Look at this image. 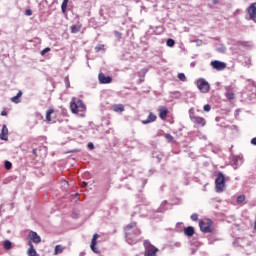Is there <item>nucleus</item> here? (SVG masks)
<instances>
[{
    "mask_svg": "<svg viewBox=\"0 0 256 256\" xmlns=\"http://www.w3.org/2000/svg\"><path fill=\"white\" fill-rule=\"evenodd\" d=\"M139 235H141V230L137 228V222H131L126 226L125 237L128 245L139 243Z\"/></svg>",
    "mask_w": 256,
    "mask_h": 256,
    "instance_id": "1",
    "label": "nucleus"
},
{
    "mask_svg": "<svg viewBox=\"0 0 256 256\" xmlns=\"http://www.w3.org/2000/svg\"><path fill=\"white\" fill-rule=\"evenodd\" d=\"M200 231L202 233H213V220L205 218L199 221Z\"/></svg>",
    "mask_w": 256,
    "mask_h": 256,
    "instance_id": "2",
    "label": "nucleus"
},
{
    "mask_svg": "<svg viewBox=\"0 0 256 256\" xmlns=\"http://www.w3.org/2000/svg\"><path fill=\"white\" fill-rule=\"evenodd\" d=\"M70 109L72 113H79V111L83 112L87 108L85 107L83 100L74 98L70 103Z\"/></svg>",
    "mask_w": 256,
    "mask_h": 256,
    "instance_id": "3",
    "label": "nucleus"
},
{
    "mask_svg": "<svg viewBox=\"0 0 256 256\" xmlns=\"http://www.w3.org/2000/svg\"><path fill=\"white\" fill-rule=\"evenodd\" d=\"M215 189L217 193H223L225 191V175L221 172L218 173L215 179Z\"/></svg>",
    "mask_w": 256,
    "mask_h": 256,
    "instance_id": "4",
    "label": "nucleus"
},
{
    "mask_svg": "<svg viewBox=\"0 0 256 256\" xmlns=\"http://www.w3.org/2000/svg\"><path fill=\"white\" fill-rule=\"evenodd\" d=\"M144 248V256H157V251H159V249L151 244L149 240H144Z\"/></svg>",
    "mask_w": 256,
    "mask_h": 256,
    "instance_id": "5",
    "label": "nucleus"
},
{
    "mask_svg": "<svg viewBox=\"0 0 256 256\" xmlns=\"http://www.w3.org/2000/svg\"><path fill=\"white\" fill-rule=\"evenodd\" d=\"M196 85L201 93H209V89H211L209 82L203 78L198 79Z\"/></svg>",
    "mask_w": 256,
    "mask_h": 256,
    "instance_id": "6",
    "label": "nucleus"
},
{
    "mask_svg": "<svg viewBox=\"0 0 256 256\" xmlns=\"http://www.w3.org/2000/svg\"><path fill=\"white\" fill-rule=\"evenodd\" d=\"M211 67L216 71H225L227 69V64L225 62H221L219 60H214L210 63Z\"/></svg>",
    "mask_w": 256,
    "mask_h": 256,
    "instance_id": "7",
    "label": "nucleus"
},
{
    "mask_svg": "<svg viewBox=\"0 0 256 256\" xmlns=\"http://www.w3.org/2000/svg\"><path fill=\"white\" fill-rule=\"evenodd\" d=\"M99 237H101L99 234H94L90 244L91 251L97 255L101 253V251L97 248V239H99Z\"/></svg>",
    "mask_w": 256,
    "mask_h": 256,
    "instance_id": "8",
    "label": "nucleus"
},
{
    "mask_svg": "<svg viewBox=\"0 0 256 256\" xmlns=\"http://www.w3.org/2000/svg\"><path fill=\"white\" fill-rule=\"evenodd\" d=\"M98 79H99V82L102 84V85H109V83H112L113 82V78L111 76H105L103 74V72H101L99 75H98Z\"/></svg>",
    "mask_w": 256,
    "mask_h": 256,
    "instance_id": "9",
    "label": "nucleus"
},
{
    "mask_svg": "<svg viewBox=\"0 0 256 256\" xmlns=\"http://www.w3.org/2000/svg\"><path fill=\"white\" fill-rule=\"evenodd\" d=\"M28 239H30L29 241H31V243H41V236H39V234L33 230L29 232Z\"/></svg>",
    "mask_w": 256,
    "mask_h": 256,
    "instance_id": "10",
    "label": "nucleus"
},
{
    "mask_svg": "<svg viewBox=\"0 0 256 256\" xmlns=\"http://www.w3.org/2000/svg\"><path fill=\"white\" fill-rule=\"evenodd\" d=\"M0 139L1 141H9V129L5 124L2 126V130L0 132Z\"/></svg>",
    "mask_w": 256,
    "mask_h": 256,
    "instance_id": "11",
    "label": "nucleus"
},
{
    "mask_svg": "<svg viewBox=\"0 0 256 256\" xmlns=\"http://www.w3.org/2000/svg\"><path fill=\"white\" fill-rule=\"evenodd\" d=\"M248 15L252 21H256V2L252 3L248 8Z\"/></svg>",
    "mask_w": 256,
    "mask_h": 256,
    "instance_id": "12",
    "label": "nucleus"
},
{
    "mask_svg": "<svg viewBox=\"0 0 256 256\" xmlns=\"http://www.w3.org/2000/svg\"><path fill=\"white\" fill-rule=\"evenodd\" d=\"M154 121H157V115L153 114V112H150L147 119L143 120V125H148V123H153Z\"/></svg>",
    "mask_w": 256,
    "mask_h": 256,
    "instance_id": "13",
    "label": "nucleus"
},
{
    "mask_svg": "<svg viewBox=\"0 0 256 256\" xmlns=\"http://www.w3.org/2000/svg\"><path fill=\"white\" fill-rule=\"evenodd\" d=\"M169 114V109L167 107L162 106L159 108V117L160 119H167V115Z\"/></svg>",
    "mask_w": 256,
    "mask_h": 256,
    "instance_id": "14",
    "label": "nucleus"
},
{
    "mask_svg": "<svg viewBox=\"0 0 256 256\" xmlns=\"http://www.w3.org/2000/svg\"><path fill=\"white\" fill-rule=\"evenodd\" d=\"M29 249L27 251L28 256H37V250H35V247L33 246V242L28 241Z\"/></svg>",
    "mask_w": 256,
    "mask_h": 256,
    "instance_id": "15",
    "label": "nucleus"
},
{
    "mask_svg": "<svg viewBox=\"0 0 256 256\" xmlns=\"http://www.w3.org/2000/svg\"><path fill=\"white\" fill-rule=\"evenodd\" d=\"M194 123H195V125H198V127H205L207 122L205 121V118H203V117H195Z\"/></svg>",
    "mask_w": 256,
    "mask_h": 256,
    "instance_id": "16",
    "label": "nucleus"
},
{
    "mask_svg": "<svg viewBox=\"0 0 256 256\" xmlns=\"http://www.w3.org/2000/svg\"><path fill=\"white\" fill-rule=\"evenodd\" d=\"M112 109L115 113H123V111H125V106H123V104H114L112 105Z\"/></svg>",
    "mask_w": 256,
    "mask_h": 256,
    "instance_id": "17",
    "label": "nucleus"
},
{
    "mask_svg": "<svg viewBox=\"0 0 256 256\" xmlns=\"http://www.w3.org/2000/svg\"><path fill=\"white\" fill-rule=\"evenodd\" d=\"M22 95H23V92L18 91L17 95H16V96H13V97L11 98L12 103H21V97H22Z\"/></svg>",
    "mask_w": 256,
    "mask_h": 256,
    "instance_id": "18",
    "label": "nucleus"
},
{
    "mask_svg": "<svg viewBox=\"0 0 256 256\" xmlns=\"http://www.w3.org/2000/svg\"><path fill=\"white\" fill-rule=\"evenodd\" d=\"M81 23L70 26L71 33H79L81 31Z\"/></svg>",
    "mask_w": 256,
    "mask_h": 256,
    "instance_id": "19",
    "label": "nucleus"
},
{
    "mask_svg": "<svg viewBox=\"0 0 256 256\" xmlns=\"http://www.w3.org/2000/svg\"><path fill=\"white\" fill-rule=\"evenodd\" d=\"M3 247L6 251H11V249L13 248V243L10 240H5L3 242Z\"/></svg>",
    "mask_w": 256,
    "mask_h": 256,
    "instance_id": "20",
    "label": "nucleus"
},
{
    "mask_svg": "<svg viewBox=\"0 0 256 256\" xmlns=\"http://www.w3.org/2000/svg\"><path fill=\"white\" fill-rule=\"evenodd\" d=\"M175 230L177 231V233H183V231H185V225L183 224V222H178L176 224Z\"/></svg>",
    "mask_w": 256,
    "mask_h": 256,
    "instance_id": "21",
    "label": "nucleus"
},
{
    "mask_svg": "<svg viewBox=\"0 0 256 256\" xmlns=\"http://www.w3.org/2000/svg\"><path fill=\"white\" fill-rule=\"evenodd\" d=\"M184 234L187 237H193V226H188V227L184 228Z\"/></svg>",
    "mask_w": 256,
    "mask_h": 256,
    "instance_id": "22",
    "label": "nucleus"
},
{
    "mask_svg": "<svg viewBox=\"0 0 256 256\" xmlns=\"http://www.w3.org/2000/svg\"><path fill=\"white\" fill-rule=\"evenodd\" d=\"M152 156H153L154 159H157V163H161V160L163 159V154L154 151L152 153Z\"/></svg>",
    "mask_w": 256,
    "mask_h": 256,
    "instance_id": "23",
    "label": "nucleus"
},
{
    "mask_svg": "<svg viewBox=\"0 0 256 256\" xmlns=\"http://www.w3.org/2000/svg\"><path fill=\"white\" fill-rule=\"evenodd\" d=\"M67 5H69V0H63L61 4L62 13H67Z\"/></svg>",
    "mask_w": 256,
    "mask_h": 256,
    "instance_id": "24",
    "label": "nucleus"
},
{
    "mask_svg": "<svg viewBox=\"0 0 256 256\" xmlns=\"http://www.w3.org/2000/svg\"><path fill=\"white\" fill-rule=\"evenodd\" d=\"M53 113H55V110L53 109H49L46 112V121L51 122V115H53Z\"/></svg>",
    "mask_w": 256,
    "mask_h": 256,
    "instance_id": "25",
    "label": "nucleus"
},
{
    "mask_svg": "<svg viewBox=\"0 0 256 256\" xmlns=\"http://www.w3.org/2000/svg\"><path fill=\"white\" fill-rule=\"evenodd\" d=\"M4 167L7 171H10V169L13 168V163H11V161L5 160Z\"/></svg>",
    "mask_w": 256,
    "mask_h": 256,
    "instance_id": "26",
    "label": "nucleus"
},
{
    "mask_svg": "<svg viewBox=\"0 0 256 256\" xmlns=\"http://www.w3.org/2000/svg\"><path fill=\"white\" fill-rule=\"evenodd\" d=\"M167 205H169V203H167V201H164L159 208V212L163 213V211H167Z\"/></svg>",
    "mask_w": 256,
    "mask_h": 256,
    "instance_id": "27",
    "label": "nucleus"
},
{
    "mask_svg": "<svg viewBox=\"0 0 256 256\" xmlns=\"http://www.w3.org/2000/svg\"><path fill=\"white\" fill-rule=\"evenodd\" d=\"M167 47H175V40L173 38H168L166 41Z\"/></svg>",
    "mask_w": 256,
    "mask_h": 256,
    "instance_id": "28",
    "label": "nucleus"
},
{
    "mask_svg": "<svg viewBox=\"0 0 256 256\" xmlns=\"http://www.w3.org/2000/svg\"><path fill=\"white\" fill-rule=\"evenodd\" d=\"M165 139L167 143H173V141L175 140V138L171 134H165Z\"/></svg>",
    "mask_w": 256,
    "mask_h": 256,
    "instance_id": "29",
    "label": "nucleus"
},
{
    "mask_svg": "<svg viewBox=\"0 0 256 256\" xmlns=\"http://www.w3.org/2000/svg\"><path fill=\"white\" fill-rule=\"evenodd\" d=\"M99 51H105V45H103V44H98V45L95 47V52H96V53H99Z\"/></svg>",
    "mask_w": 256,
    "mask_h": 256,
    "instance_id": "30",
    "label": "nucleus"
},
{
    "mask_svg": "<svg viewBox=\"0 0 256 256\" xmlns=\"http://www.w3.org/2000/svg\"><path fill=\"white\" fill-rule=\"evenodd\" d=\"M225 97H226L229 101H231V100L235 99V94H234L233 92H226Z\"/></svg>",
    "mask_w": 256,
    "mask_h": 256,
    "instance_id": "31",
    "label": "nucleus"
},
{
    "mask_svg": "<svg viewBox=\"0 0 256 256\" xmlns=\"http://www.w3.org/2000/svg\"><path fill=\"white\" fill-rule=\"evenodd\" d=\"M59 253H63V246L61 245H56L55 246V254L59 255Z\"/></svg>",
    "mask_w": 256,
    "mask_h": 256,
    "instance_id": "32",
    "label": "nucleus"
},
{
    "mask_svg": "<svg viewBox=\"0 0 256 256\" xmlns=\"http://www.w3.org/2000/svg\"><path fill=\"white\" fill-rule=\"evenodd\" d=\"M49 51H51L50 47H46L44 48L41 52L40 55H42V57H45V55H47V53H49Z\"/></svg>",
    "mask_w": 256,
    "mask_h": 256,
    "instance_id": "33",
    "label": "nucleus"
},
{
    "mask_svg": "<svg viewBox=\"0 0 256 256\" xmlns=\"http://www.w3.org/2000/svg\"><path fill=\"white\" fill-rule=\"evenodd\" d=\"M245 201V195H239L238 197H237V203L239 204V205H241V203H243Z\"/></svg>",
    "mask_w": 256,
    "mask_h": 256,
    "instance_id": "34",
    "label": "nucleus"
},
{
    "mask_svg": "<svg viewBox=\"0 0 256 256\" xmlns=\"http://www.w3.org/2000/svg\"><path fill=\"white\" fill-rule=\"evenodd\" d=\"M178 79H179L180 81H183V82L187 81V77H185V74H184V73H179V74H178Z\"/></svg>",
    "mask_w": 256,
    "mask_h": 256,
    "instance_id": "35",
    "label": "nucleus"
},
{
    "mask_svg": "<svg viewBox=\"0 0 256 256\" xmlns=\"http://www.w3.org/2000/svg\"><path fill=\"white\" fill-rule=\"evenodd\" d=\"M25 15H26L27 17H31V15H33V10H31V9H26V10H25Z\"/></svg>",
    "mask_w": 256,
    "mask_h": 256,
    "instance_id": "36",
    "label": "nucleus"
},
{
    "mask_svg": "<svg viewBox=\"0 0 256 256\" xmlns=\"http://www.w3.org/2000/svg\"><path fill=\"white\" fill-rule=\"evenodd\" d=\"M87 147H88V149H90V151H93V149H95V144H93V142H89L87 144Z\"/></svg>",
    "mask_w": 256,
    "mask_h": 256,
    "instance_id": "37",
    "label": "nucleus"
},
{
    "mask_svg": "<svg viewBox=\"0 0 256 256\" xmlns=\"http://www.w3.org/2000/svg\"><path fill=\"white\" fill-rule=\"evenodd\" d=\"M204 111L206 113H209V111H211V105H209V104L204 105Z\"/></svg>",
    "mask_w": 256,
    "mask_h": 256,
    "instance_id": "38",
    "label": "nucleus"
},
{
    "mask_svg": "<svg viewBox=\"0 0 256 256\" xmlns=\"http://www.w3.org/2000/svg\"><path fill=\"white\" fill-rule=\"evenodd\" d=\"M62 185L65 189H67V187H69V182L67 180H63Z\"/></svg>",
    "mask_w": 256,
    "mask_h": 256,
    "instance_id": "39",
    "label": "nucleus"
},
{
    "mask_svg": "<svg viewBox=\"0 0 256 256\" xmlns=\"http://www.w3.org/2000/svg\"><path fill=\"white\" fill-rule=\"evenodd\" d=\"M195 43H196L197 47H200V45H203V40L197 39V40H195Z\"/></svg>",
    "mask_w": 256,
    "mask_h": 256,
    "instance_id": "40",
    "label": "nucleus"
},
{
    "mask_svg": "<svg viewBox=\"0 0 256 256\" xmlns=\"http://www.w3.org/2000/svg\"><path fill=\"white\" fill-rule=\"evenodd\" d=\"M189 116H190L191 121H193V108L189 109Z\"/></svg>",
    "mask_w": 256,
    "mask_h": 256,
    "instance_id": "41",
    "label": "nucleus"
},
{
    "mask_svg": "<svg viewBox=\"0 0 256 256\" xmlns=\"http://www.w3.org/2000/svg\"><path fill=\"white\" fill-rule=\"evenodd\" d=\"M65 85H66V87H70L71 86V84L69 83V77L65 78Z\"/></svg>",
    "mask_w": 256,
    "mask_h": 256,
    "instance_id": "42",
    "label": "nucleus"
},
{
    "mask_svg": "<svg viewBox=\"0 0 256 256\" xmlns=\"http://www.w3.org/2000/svg\"><path fill=\"white\" fill-rule=\"evenodd\" d=\"M1 115H2V117H7V111L3 110V111L1 112Z\"/></svg>",
    "mask_w": 256,
    "mask_h": 256,
    "instance_id": "43",
    "label": "nucleus"
},
{
    "mask_svg": "<svg viewBox=\"0 0 256 256\" xmlns=\"http://www.w3.org/2000/svg\"><path fill=\"white\" fill-rule=\"evenodd\" d=\"M81 187H83V188H85V187H87V182H81Z\"/></svg>",
    "mask_w": 256,
    "mask_h": 256,
    "instance_id": "44",
    "label": "nucleus"
},
{
    "mask_svg": "<svg viewBox=\"0 0 256 256\" xmlns=\"http://www.w3.org/2000/svg\"><path fill=\"white\" fill-rule=\"evenodd\" d=\"M252 145H256V137L251 139Z\"/></svg>",
    "mask_w": 256,
    "mask_h": 256,
    "instance_id": "45",
    "label": "nucleus"
},
{
    "mask_svg": "<svg viewBox=\"0 0 256 256\" xmlns=\"http://www.w3.org/2000/svg\"><path fill=\"white\" fill-rule=\"evenodd\" d=\"M198 219V215L197 214H193V221H197Z\"/></svg>",
    "mask_w": 256,
    "mask_h": 256,
    "instance_id": "46",
    "label": "nucleus"
},
{
    "mask_svg": "<svg viewBox=\"0 0 256 256\" xmlns=\"http://www.w3.org/2000/svg\"><path fill=\"white\" fill-rule=\"evenodd\" d=\"M212 3H213V5H217V4H219V0H213Z\"/></svg>",
    "mask_w": 256,
    "mask_h": 256,
    "instance_id": "47",
    "label": "nucleus"
},
{
    "mask_svg": "<svg viewBox=\"0 0 256 256\" xmlns=\"http://www.w3.org/2000/svg\"><path fill=\"white\" fill-rule=\"evenodd\" d=\"M33 155H37V149L32 150Z\"/></svg>",
    "mask_w": 256,
    "mask_h": 256,
    "instance_id": "48",
    "label": "nucleus"
},
{
    "mask_svg": "<svg viewBox=\"0 0 256 256\" xmlns=\"http://www.w3.org/2000/svg\"><path fill=\"white\" fill-rule=\"evenodd\" d=\"M116 37H121V33L115 32Z\"/></svg>",
    "mask_w": 256,
    "mask_h": 256,
    "instance_id": "49",
    "label": "nucleus"
},
{
    "mask_svg": "<svg viewBox=\"0 0 256 256\" xmlns=\"http://www.w3.org/2000/svg\"><path fill=\"white\" fill-rule=\"evenodd\" d=\"M190 67H193V62H192V63H190Z\"/></svg>",
    "mask_w": 256,
    "mask_h": 256,
    "instance_id": "50",
    "label": "nucleus"
},
{
    "mask_svg": "<svg viewBox=\"0 0 256 256\" xmlns=\"http://www.w3.org/2000/svg\"><path fill=\"white\" fill-rule=\"evenodd\" d=\"M132 217H135V212H134V213H132Z\"/></svg>",
    "mask_w": 256,
    "mask_h": 256,
    "instance_id": "51",
    "label": "nucleus"
},
{
    "mask_svg": "<svg viewBox=\"0 0 256 256\" xmlns=\"http://www.w3.org/2000/svg\"><path fill=\"white\" fill-rule=\"evenodd\" d=\"M190 219L193 220V215L190 216Z\"/></svg>",
    "mask_w": 256,
    "mask_h": 256,
    "instance_id": "52",
    "label": "nucleus"
},
{
    "mask_svg": "<svg viewBox=\"0 0 256 256\" xmlns=\"http://www.w3.org/2000/svg\"><path fill=\"white\" fill-rule=\"evenodd\" d=\"M79 196V193H76V197Z\"/></svg>",
    "mask_w": 256,
    "mask_h": 256,
    "instance_id": "53",
    "label": "nucleus"
}]
</instances>
